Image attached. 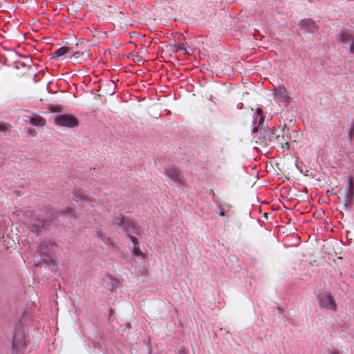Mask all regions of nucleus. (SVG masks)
I'll return each instance as SVG.
<instances>
[{
    "label": "nucleus",
    "mask_w": 354,
    "mask_h": 354,
    "mask_svg": "<svg viewBox=\"0 0 354 354\" xmlns=\"http://www.w3.org/2000/svg\"><path fill=\"white\" fill-rule=\"evenodd\" d=\"M50 221L45 220L43 217L35 216L32 218L30 225L31 230L35 234H38L45 229L49 225Z\"/></svg>",
    "instance_id": "39448f33"
},
{
    "label": "nucleus",
    "mask_w": 354,
    "mask_h": 354,
    "mask_svg": "<svg viewBox=\"0 0 354 354\" xmlns=\"http://www.w3.org/2000/svg\"><path fill=\"white\" fill-rule=\"evenodd\" d=\"M256 114L257 117H259L258 124L260 125L261 123L264 122V116L263 115V110L261 108H257L256 109Z\"/></svg>",
    "instance_id": "4468645a"
},
{
    "label": "nucleus",
    "mask_w": 354,
    "mask_h": 354,
    "mask_svg": "<svg viewBox=\"0 0 354 354\" xmlns=\"http://www.w3.org/2000/svg\"><path fill=\"white\" fill-rule=\"evenodd\" d=\"M69 52V48L63 46L59 48H58L54 53H53V58H58L59 57H62L63 55H65Z\"/></svg>",
    "instance_id": "ddd939ff"
},
{
    "label": "nucleus",
    "mask_w": 354,
    "mask_h": 354,
    "mask_svg": "<svg viewBox=\"0 0 354 354\" xmlns=\"http://www.w3.org/2000/svg\"><path fill=\"white\" fill-rule=\"evenodd\" d=\"M349 138L350 139H353L354 138V122L351 124L349 130Z\"/></svg>",
    "instance_id": "f3484780"
},
{
    "label": "nucleus",
    "mask_w": 354,
    "mask_h": 354,
    "mask_svg": "<svg viewBox=\"0 0 354 354\" xmlns=\"http://www.w3.org/2000/svg\"><path fill=\"white\" fill-rule=\"evenodd\" d=\"M349 50L351 53H354V39L349 43Z\"/></svg>",
    "instance_id": "a211bd4d"
},
{
    "label": "nucleus",
    "mask_w": 354,
    "mask_h": 354,
    "mask_svg": "<svg viewBox=\"0 0 354 354\" xmlns=\"http://www.w3.org/2000/svg\"><path fill=\"white\" fill-rule=\"evenodd\" d=\"M54 247H56L54 242L50 241H45L40 246V252L44 254L49 256L48 253L50 252V248L53 249Z\"/></svg>",
    "instance_id": "9d476101"
},
{
    "label": "nucleus",
    "mask_w": 354,
    "mask_h": 354,
    "mask_svg": "<svg viewBox=\"0 0 354 354\" xmlns=\"http://www.w3.org/2000/svg\"><path fill=\"white\" fill-rule=\"evenodd\" d=\"M128 237L131 239V241L133 243V253L136 256H141L142 254L141 250L140 249L139 246L138 245V239L131 235H129Z\"/></svg>",
    "instance_id": "f8f14e48"
},
{
    "label": "nucleus",
    "mask_w": 354,
    "mask_h": 354,
    "mask_svg": "<svg viewBox=\"0 0 354 354\" xmlns=\"http://www.w3.org/2000/svg\"><path fill=\"white\" fill-rule=\"evenodd\" d=\"M165 174L171 182L176 185H181L184 183L181 172L174 166H169L165 168Z\"/></svg>",
    "instance_id": "20e7f679"
},
{
    "label": "nucleus",
    "mask_w": 354,
    "mask_h": 354,
    "mask_svg": "<svg viewBox=\"0 0 354 354\" xmlns=\"http://www.w3.org/2000/svg\"><path fill=\"white\" fill-rule=\"evenodd\" d=\"M29 122L35 127H44L46 124V120L39 115L30 118Z\"/></svg>",
    "instance_id": "9b49d317"
},
{
    "label": "nucleus",
    "mask_w": 354,
    "mask_h": 354,
    "mask_svg": "<svg viewBox=\"0 0 354 354\" xmlns=\"http://www.w3.org/2000/svg\"><path fill=\"white\" fill-rule=\"evenodd\" d=\"M317 299L321 308H325L333 311H335L337 310L336 304L330 294L326 292L317 295Z\"/></svg>",
    "instance_id": "f257e3e1"
},
{
    "label": "nucleus",
    "mask_w": 354,
    "mask_h": 354,
    "mask_svg": "<svg viewBox=\"0 0 354 354\" xmlns=\"http://www.w3.org/2000/svg\"><path fill=\"white\" fill-rule=\"evenodd\" d=\"M272 208L273 210H277L280 208V205H272Z\"/></svg>",
    "instance_id": "aec40b11"
},
{
    "label": "nucleus",
    "mask_w": 354,
    "mask_h": 354,
    "mask_svg": "<svg viewBox=\"0 0 354 354\" xmlns=\"http://www.w3.org/2000/svg\"><path fill=\"white\" fill-rule=\"evenodd\" d=\"M330 354H339V353L336 351H331Z\"/></svg>",
    "instance_id": "b1692460"
},
{
    "label": "nucleus",
    "mask_w": 354,
    "mask_h": 354,
    "mask_svg": "<svg viewBox=\"0 0 354 354\" xmlns=\"http://www.w3.org/2000/svg\"><path fill=\"white\" fill-rule=\"evenodd\" d=\"M327 203V201H324V200H322L321 201V202L319 203Z\"/></svg>",
    "instance_id": "5701e85b"
},
{
    "label": "nucleus",
    "mask_w": 354,
    "mask_h": 354,
    "mask_svg": "<svg viewBox=\"0 0 354 354\" xmlns=\"http://www.w3.org/2000/svg\"><path fill=\"white\" fill-rule=\"evenodd\" d=\"M115 223L120 225L124 232L134 233L136 231L133 223L127 218L122 216L120 219H115Z\"/></svg>",
    "instance_id": "423d86ee"
},
{
    "label": "nucleus",
    "mask_w": 354,
    "mask_h": 354,
    "mask_svg": "<svg viewBox=\"0 0 354 354\" xmlns=\"http://www.w3.org/2000/svg\"><path fill=\"white\" fill-rule=\"evenodd\" d=\"M73 195L79 199H84V194L83 192L80 189H75L73 192Z\"/></svg>",
    "instance_id": "2eb2a0df"
},
{
    "label": "nucleus",
    "mask_w": 354,
    "mask_h": 354,
    "mask_svg": "<svg viewBox=\"0 0 354 354\" xmlns=\"http://www.w3.org/2000/svg\"><path fill=\"white\" fill-rule=\"evenodd\" d=\"M274 100L277 103H283L288 105L290 101V96L288 90L284 86H279L272 89Z\"/></svg>",
    "instance_id": "7ed1b4c3"
},
{
    "label": "nucleus",
    "mask_w": 354,
    "mask_h": 354,
    "mask_svg": "<svg viewBox=\"0 0 354 354\" xmlns=\"http://www.w3.org/2000/svg\"><path fill=\"white\" fill-rule=\"evenodd\" d=\"M258 122H259V121H258V119H257V118H255V119L254 120V121H253V123H254V128H253V129H252V132L253 133H257V132L258 131V126H259V124H258Z\"/></svg>",
    "instance_id": "dca6fc26"
},
{
    "label": "nucleus",
    "mask_w": 354,
    "mask_h": 354,
    "mask_svg": "<svg viewBox=\"0 0 354 354\" xmlns=\"http://www.w3.org/2000/svg\"><path fill=\"white\" fill-rule=\"evenodd\" d=\"M354 39V36L349 31L343 30L337 36V40L344 44H349Z\"/></svg>",
    "instance_id": "1a4fd4ad"
},
{
    "label": "nucleus",
    "mask_w": 354,
    "mask_h": 354,
    "mask_svg": "<svg viewBox=\"0 0 354 354\" xmlns=\"http://www.w3.org/2000/svg\"><path fill=\"white\" fill-rule=\"evenodd\" d=\"M6 129V126L2 123H0V131H4Z\"/></svg>",
    "instance_id": "6ab92c4d"
},
{
    "label": "nucleus",
    "mask_w": 354,
    "mask_h": 354,
    "mask_svg": "<svg viewBox=\"0 0 354 354\" xmlns=\"http://www.w3.org/2000/svg\"><path fill=\"white\" fill-rule=\"evenodd\" d=\"M348 184H349V189H350V191L352 190L353 189V181L351 179L349 180L348 181Z\"/></svg>",
    "instance_id": "412c9836"
},
{
    "label": "nucleus",
    "mask_w": 354,
    "mask_h": 354,
    "mask_svg": "<svg viewBox=\"0 0 354 354\" xmlns=\"http://www.w3.org/2000/svg\"><path fill=\"white\" fill-rule=\"evenodd\" d=\"M24 333H20L19 330H15L12 339V347L15 351H17L21 346L24 345Z\"/></svg>",
    "instance_id": "6e6552de"
},
{
    "label": "nucleus",
    "mask_w": 354,
    "mask_h": 354,
    "mask_svg": "<svg viewBox=\"0 0 354 354\" xmlns=\"http://www.w3.org/2000/svg\"><path fill=\"white\" fill-rule=\"evenodd\" d=\"M219 215L221 216H223L225 215V212H224L223 209L221 210V212H219Z\"/></svg>",
    "instance_id": "4be33fe9"
},
{
    "label": "nucleus",
    "mask_w": 354,
    "mask_h": 354,
    "mask_svg": "<svg viewBox=\"0 0 354 354\" xmlns=\"http://www.w3.org/2000/svg\"><path fill=\"white\" fill-rule=\"evenodd\" d=\"M346 202L350 203V202H351V201H346ZM344 206H345V207H346V206H347V203H344Z\"/></svg>",
    "instance_id": "393cba45"
},
{
    "label": "nucleus",
    "mask_w": 354,
    "mask_h": 354,
    "mask_svg": "<svg viewBox=\"0 0 354 354\" xmlns=\"http://www.w3.org/2000/svg\"><path fill=\"white\" fill-rule=\"evenodd\" d=\"M299 25L301 30H304L312 33H314L318 28L315 22L310 19L301 20Z\"/></svg>",
    "instance_id": "0eeeda50"
},
{
    "label": "nucleus",
    "mask_w": 354,
    "mask_h": 354,
    "mask_svg": "<svg viewBox=\"0 0 354 354\" xmlns=\"http://www.w3.org/2000/svg\"><path fill=\"white\" fill-rule=\"evenodd\" d=\"M55 123L60 127L74 128L78 125V120L71 115H59L55 118Z\"/></svg>",
    "instance_id": "f03ea898"
}]
</instances>
